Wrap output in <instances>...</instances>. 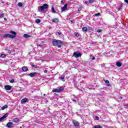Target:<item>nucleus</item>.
Listing matches in <instances>:
<instances>
[{
	"label": "nucleus",
	"mask_w": 128,
	"mask_h": 128,
	"mask_svg": "<svg viewBox=\"0 0 128 128\" xmlns=\"http://www.w3.org/2000/svg\"><path fill=\"white\" fill-rule=\"evenodd\" d=\"M62 44H64V42L62 40L56 39L52 40V44H53L54 46H57L58 48H62Z\"/></svg>",
	"instance_id": "f257e3e1"
},
{
	"label": "nucleus",
	"mask_w": 128,
	"mask_h": 128,
	"mask_svg": "<svg viewBox=\"0 0 128 128\" xmlns=\"http://www.w3.org/2000/svg\"><path fill=\"white\" fill-rule=\"evenodd\" d=\"M10 34H6L4 36V38H14L16 36V32L14 31H10Z\"/></svg>",
	"instance_id": "f03ea898"
},
{
	"label": "nucleus",
	"mask_w": 128,
	"mask_h": 128,
	"mask_svg": "<svg viewBox=\"0 0 128 128\" xmlns=\"http://www.w3.org/2000/svg\"><path fill=\"white\" fill-rule=\"evenodd\" d=\"M48 8V4H44L42 6H38V12H44V10H46Z\"/></svg>",
	"instance_id": "7ed1b4c3"
},
{
	"label": "nucleus",
	"mask_w": 128,
	"mask_h": 128,
	"mask_svg": "<svg viewBox=\"0 0 128 128\" xmlns=\"http://www.w3.org/2000/svg\"><path fill=\"white\" fill-rule=\"evenodd\" d=\"M73 56H74L76 58H80V56H82V53L78 52H75L73 54Z\"/></svg>",
	"instance_id": "20e7f679"
},
{
	"label": "nucleus",
	"mask_w": 128,
	"mask_h": 128,
	"mask_svg": "<svg viewBox=\"0 0 128 128\" xmlns=\"http://www.w3.org/2000/svg\"><path fill=\"white\" fill-rule=\"evenodd\" d=\"M6 126H7L8 128H12V126H14V123L12 122H8L6 124Z\"/></svg>",
	"instance_id": "39448f33"
},
{
	"label": "nucleus",
	"mask_w": 128,
	"mask_h": 128,
	"mask_svg": "<svg viewBox=\"0 0 128 128\" xmlns=\"http://www.w3.org/2000/svg\"><path fill=\"white\" fill-rule=\"evenodd\" d=\"M8 116V113L4 114L2 118H0V122H2V120H4V118H6Z\"/></svg>",
	"instance_id": "423d86ee"
},
{
	"label": "nucleus",
	"mask_w": 128,
	"mask_h": 128,
	"mask_svg": "<svg viewBox=\"0 0 128 128\" xmlns=\"http://www.w3.org/2000/svg\"><path fill=\"white\" fill-rule=\"evenodd\" d=\"M4 88L6 90H12V86L10 85H6L4 86Z\"/></svg>",
	"instance_id": "0eeeda50"
},
{
	"label": "nucleus",
	"mask_w": 128,
	"mask_h": 128,
	"mask_svg": "<svg viewBox=\"0 0 128 128\" xmlns=\"http://www.w3.org/2000/svg\"><path fill=\"white\" fill-rule=\"evenodd\" d=\"M66 10H68V4H65L64 6L62 8V12H64Z\"/></svg>",
	"instance_id": "6e6552de"
},
{
	"label": "nucleus",
	"mask_w": 128,
	"mask_h": 128,
	"mask_svg": "<svg viewBox=\"0 0 128 128\" xmlns=\"http://www.w3.org/2000/svg\"><path fill=\"white\" fill-rule=\"evenodd\" d=\"M74 126H80V123H78V122H76V121H73L72 122Z\"/></svg>",
	"instance_id": "1a4fd4ad"
},
{
	"label": "nucleus",
	"mask_w": 128,
	"mask_h": 128,
	"mask_svg": "<svg viewBox=\"0 0 128 128\" xmlns=\"http://www.w3.org/2000/svg\"><path fill=\"white\" fill-rule=\"evenodd\" d=\"M28 99L26 98H23L22 100V104H24L26 102H28Z\"/></svg>",
	"instance_id": "9d476101"
},
{
	"label": "nucleus",
	"mask_w": 128,
	"mask_h": 128,
	"mask_svg": "<svg viewBox=\"0 0 128 128\" xmlns=\"http://www.w3.org/2000/svg\"><path fill=\"white\" fill-rule=\"evenodd\" d=\"M104 82H106V86H110V81H108V80H104Z\"/></svg>",
	"instance_id": "9b49d317"
},
{
	"label": "nucleus",
	"mask_w": 128,
	"mask_h": 128,
	"mask_svg": "<svg viewBox=\"0 0 128 128\" xmlns=\"http://www.w3.org/2000/svg\"><path fill=\"white\" fill-rule=\"evenodd\" d=\"M36 74V72H32L28 74V76H30L31 78H33V76H34V75Z\"/></svg>",
	"instance_id": "f8f14e48"
},
{
	"label": "nucleus",
	"mask_w": 128,
	"mask_h": 128,
	"mask_svg": "<svg viewBox=\"0 0 128 128\" xmlns=\"http://www.w3.org/2000/svg\"><path fill=\"white\" fill-rule=\"evenodd\" d=\"M28 67L26 66H23L22 68V70H23V72H28Z\"/></svg>",
	"instance_id": "ddd939ff"
},
{
	"label": "nucleus",
	"mask_w": 128,
	"mask_h": 128,
	"mask_svg": "<svg viewBox=\"0 0 128 128\" xmlns=\"http://www.w3.org/2000/svg\"><path fill=\"white\" fill-rule=\"evenodd\" d=\"M66 76V75L63 74L60 76V80H62V82H64V77Z\"/></svg>",
	"instance_id": "4468645a"
},
{
	"label": "nucleus",
	"mask_w": 128,
	"mask_h": 128,
	"mask_svg": "<svg viewBox=\"0 0 128 128\" xmlns=\"http://www.w3.org/2000/svg\"><path fill=\"white\" fill-rule=\"evenodd\" d=\"M53 92H60V89L56 88L52 90Z\"/></svg>",
	"instance_id": "2eb2a0df"
},
{
	"label": "nucleus",
	"mask_w": 128,
	"mask_h": 128,
	"mask_svg": "<svg viewBox=\"0 0 128 128\" xmlns=\"http://www.w3.org/2000/svg\"><path fill=\"white\" fill-rule=\"evenodd\" d=\"M23 36H24V38H30V36L28 34H24Z\"/></svg>",
	"instance_id": "dca6fc26"
},
{
	"label": "nucleus",
	"mask_w": 128,
	"mask_h": 128,
	"mask_svg": "<svg viewBox=\"0 0 128 128\" xmlns=\"http://www.w3.org/2000/svg\"><path fill=\"white\" fill-rule=\"evenodd\" d=\"M8 108V105H5L2 107L1 110H6V108Z\"/></svg>",
	"instance_id": "f3484780"
},
{
	"label": "nucleus",
	"mask_w": 128,
	"mask_h": 128,
	"mask_svg": "<svg viewBox=\"0 0 128 128\" xmlns=\"http://www.w3.org/2000/svg\"><path fill=\"white\" fill-rule=\"evenodd\" d=\"M6 55L4 54H2L0 56V58H6Z\"/></svg>",
	"instance_id": "a211bd4d"
},
{
	"label": "nucleus",
	"mask_w": 128,
	"mask_h": 128,
	"mask_svg": "<svg viewBox=\"0 0 128 128\" xmlns=\"http://www.w3.org/2000/svg\"><path fill=\"white\" fill-rule=\"evenodd\" d=\"M14 122H16V124L20 122V120L18 118H15L14 120Z\"/></svg>",
	"instance_id": "6ab92c4d"
},
{
	"label": "nucleus",
	"mask_w": 128,
	"mask_h": 128,
	"mask_svg": "<svg viewBox=\"0 0 128 128\" xmlns=\"http://www.w3.org/2000/svg\"><path fill=\"white\" fill-rule=\"evenodd\" d=\"M53 22H58V18H54L52 20Z\"/></svg>",
	"instance_id": "aec40b11"
},
{
	"label": "nucleus",
	"mask_w": 128,
	"mask_h": 128,
	"mask_svg": "<svg viewBox=\"0 0 128 128\" xmlns=\"http://www.w3.org/2000/svg\"><path fill=\"white\" fill-rule=\"evenodd\" d=\"M116 65L117 66H118L120 68L122 66V63H120V62H117Z\"/></svg>",
	"instance_id": "412c9836"
},
{
	"label": "nucleus",
	"mask_w": 128,
	"mask_h": 128,
	"mask_svg": "<svg viewBox=\"0 0 128 128\" xmlns=\"http://www.w3.org/2000/svg\"><path fill=\"white\" fill-rule=\"evenodd\" d=\"M35 22L36 24H40L42 20H40V19H36Z\"/></svg>",
	"instance_id": "4be33fe9"
},
{
	"label": "nucleus",
	"mask_w": 128,
	"mask_h": 128,
	"mask_svg": "<svg viewBox=\"0 0 128 128\" xmlns=\"http://www.w3.org/2000/svg\"><path fill=\"white\" fill-rule=\"evenodd\" d=\"M82 30L83 32H88V28L86 27H83Z\"/></svg>",
	"instance_id": "5701e85b"
},
{
	"label": "nucleus",
	"mask_w": 128,
	"mask_h": 128,
	"mask_svg": "<svg viewBox=\"0 0 128 128\" xmlns=\"http://www.w3.org/2000/svg\"><path fill=\"white\" fill-rule=\"evenodd\" d=\"M64 90V87H62V86H60L59 88L60 92H62V90Z\"/></svg>",
	"instance_id": "b1692460"
},
{
	"label": "nucleus",
	"mask_w": 128,
	"mask_h": 128,
	"mask_svg": "<svg viewBox=\"0 0 128 128\" xmlns=\"http://www.w3.org/2000/svg\"><path fill=\"white\" fill-rule=\"evenodd\" d=\"M102 127L100 125L95 126L93 128H102Z\"/></svg>",
	"instance_id": "393cba45"
},
{
	"label": "nucleus",
	"mask_w": 128,
	"mask_h": 128,
	"mask_svg": "<svg viewBox=\"0 0 128 128\" xmlns=\"http://www.w3.org/2000/svg\"><path fill=\"white\" fill-rule=\"evenodd\" d=\"M52 14H56V10H54V6H52Z\"/></svg>",
	"instance_id": "a878e982"
},
{
	"label": "nucleus",
	"mask_w": 128,
	"mask_h": 128,
	"mask_svg": "<svg viewBox=\"0 0 128 128\" xmlns=\"http://www.w3.org/2000/svg\"><path fill=\"white\" fill-rule=\"evenodd\" d=\"M6 51L8 52V54H12V50H9L6 49Z\"/></svg>",
	"instance_id": "bb28decb"
},
{
	"label": "nucleus",
	"mask_w": 128,
	"mask_h": 128,
	"mask_svg": "<svg viewBox=\"0 0 128 128\" xmlns=\"http://www.w3.org/2000/svg\"><path fill=\"white\" fill-rule=\"evenodd\" d=\"M18 6H22V2H18Z\"/></svg>",
	"instance_id": "cd10ccee"
},
{
	"label": "nucleus",
	"mask_w": 128,
	"mask_h": 128,
	"mask_svg": "<svg viewBox=\"0 0 128 128\" xmlns=\"http://www.w3.org/2000/svg\"><path fill=\"white\" fill-rule=\"evenodd\" d=\"M92 2H94V0H90L88 4H92Z\"/></svg>",
	"instance_id": "c85d7f7f"
},
{
	"label": "nucleus",
	"mask_w": 128,
	"mask_h": 128,
	"mask_svg": "<svg viewBox=\"0 0 128 128\" xmlns=\"http://www.w3.org/2000/svg\"><path fill=\"white\" fill-rule=\"evenodd\" d=\"M94 16H100V13L95 14Z\"/></svg>",
	"instance_id": "c756f323"
},
{
	"label": "nucleus",
	"mask_w": 128,
	"mask_h": 128,
	"mask_svg": "<svg viewBox=\"0 0 128 128\" xmlns=\"http://www.w3.org/2000/svg\"><path fill=\"white\" fill-rule=\"evenodd\" d=\"M56 34H58V36H60L62 34V32L60 31L58 32Z\"/></svg>",
	"instance_id": "7c9ffc66"
},
{
	"label": "nucleus",
	"mask_w": 128,
	"mask_h": 128,
	"mask_svg": "<svg viewBox=\"0 0 128 128\" xmlns=\"http://www.w3.org/2000/svg\"><path fill=\"white\" fill-rule=\"evenodd\" d=\"M10 82H11V84H14V80L12 79L10 80Z\"/></svg>",
	"instance_id": "2f4dec72"
},
{
	"label": "nucleus",
	"mask_w": 128,
	"mask_h": 128,
	"mask_svg": "<svg viewBox=\"0 0 128 128\" xmlns=\"http://www.w3.org/2000/svg\"><path fill=\"white\" fill-rule=\"evenodd\" d=\"M95 120H100V118H98V116H96L95 118Z\"/></svg>",
	"instance_id": "473e14b6"
},
{
	"label": "nucleus",
	"mask_w": 128,
	"mask_h": 128,
	"mask_svg": "<svg viewBox=\"0 0 128 128\" xmlns=\"http://www.w3.org/2000/svg\"><path fill=\"white\" fill-rule=\"evenodd\" d=\"M4 18V14H0V18Z\"/></svg>",
	"instance_id": "72a5a7b5"
},
{
	"label": "nucleus",
	"mask_w": 128,
	"mask_h": 128,
	"mask_svg": "<svg viewBox=\"0 0 128 128\" xmlns=\"http://www.w3.org/2000/svg\"><path fill=\"white\" fill-rule=\"evenodd\" d=\"M75 36H80V34L78 33H76Z\"/></svg>",
	"instance_id": "f704fd0d"
},
{
	"label": "nucleus",
	"mask_w": 128,
	"mask_h": 128,
	"mask_svg": "<svg viewBox=\"0 0 128 128\" xmlns=\"http://www.w3.org/2000/svg\"><path fill=\"white\" fill-rule=\"evenodd\" d=\"M37 46H40V48H42V44H38Z\"/></svg>",
	"instance_id": "c9c22d12"
},
{
	"label": "nucleus",
	"mask_w": 128,
	"mask_h": 128,
	"mask_svg": "<svg viewBox=\"0 0 128 128\" xmlns=\"http://www.w3.org/2000/svg\"><path fill=\"white\" fill-rule=\"evenodd\" d=\"M122 8V4H121L120 7L119 8V10H121Z\"/></svg>",
	"instance_id": "e433bc0d"
},
{
	"label": "nucleus",
	"mask_w": 128,
	"mask_h": 128,
	"mask_svg": "<svg viewBox=\"0 0 128 128\" xmlns=\"http://www.w3.org/2000/svg\"><path fill=\"white\" fill-rule=\"evenodd\" d=\"M97 32H102V30H98Z\"/></svg>",
	"instance_id": "4c0bfd02"
},
{
	"label": "nucleus",
	"mask_w": 128,
	"mask_h": 128,
	"mask_svg": "<svg viewBox=\"0 0 128 128\" xmlns=\"http://www.w3.org/2000/svg\"><path fill=\"white\" fill-rule=\"evenodd\" d=\"M124 2L128 4V0H124Z\"/></svg>",
	"instance_id": "58836bf2"
},
{
	"label": "nucleus",
	"mask_w": 128,
	"mask_h": 128,
	"mask_svg": "<svg viewBox=\"0 0 128 128\" xmlns=\"http://www.w3.org/2000/svg\"><path fill=\"white\" fill-rule=\"evenodd\" d=\"M44 74H46V72H48V70H44Z\"/></svg>",
	"instance_id": "ea45409f"
},
{
	"label": "nucleus",
	"mask_w": 128,
	"mask_h": 128,
	"mask_svg": "<svg viewBox=\"0 0 128 128\" xmlns=\"http://www.w3.org/2000/svg\"><path fill=\"white\" fill-rule=\"evenodd\" d=\"M101 66H102L104 67V66H106V64H102Z\"/></svg>",
	"instance_id": "a19ab883"
},
{
	"label": "nucleus",
	"mask_w": 128,
	"mask_h": 128,
	"mask_svg": "<svg viewBox=\"0 0 128 128\" xmlns=\"http://www.w3.org/2000/svg\"><path fill=\"white\" fill-rule=\"evenodd\" d=\"M72 100L73 102H76V100H74V98H72Z\"/></svg>",
	"instance_id": "79ce46f5"
},
{
	"label": "nucleus",
	"mask_w": 128,
	"mask_h": 128,
	"mask_svg": "<svg viewBox=\"0 0 128 128\" xmlns=\"http://www.w3.org/2000/svg\"><path fill=\"white\" fill-rule=\"evenodd\" d=\"M84 4H88V1H86L84 2Z\"/></svg>",
	"instance_id": "37998d69"
},
{
	"label": "nucleus",
	"mask_w": 128,
	"mask_h": 128,
	"mask_svg": "<svg viewBox=\"0 0 128 128\" xmlns=\"http://www.w3.org/2000/svg\"><path fill=\"white\" fill-rule=\"evenodd\" d=\"M81 10H82L81 8H79L78 9V12H80Z\"/></svg>",
	"instance_id": "c03bdc74"
},
{
	"label": "nucleus",
	"mask_w": 128,
	"mask_h": 128,
	"mask_svg": "<svg viewBox=\"0 0 128 128\" xmlns=\"http://www.w3.org/2000/svg\"><path fill=\"white\" fill-rule=\"evenodd\" d=\"M61 4H64V1L62 0L61 1Z\"/></svg>",
	"instance_id": "a18cd8bd"
},
{
	"label": "nucleus",
	"mask_w": 128,
	"mask_h": 128,
	"mask_svg": "<svg viewBox=\"0 0 128 128\" xmlns=\"http://www.w3.org/2000/svg\"><path fill=\"white\" fill-rule=\"evenodd\" d=\"M92 59L93 60H96V58L92 57Z\"/></svg>",
	"instance_id": "49530a36"
},
{
	"label": "nucleus",
	"mask_w": 128,
	"mask_h": 128,
	"mask_svg": "<svg viewBox=\"0 0 128 128\" xmlns=\"http://www.w3.org/2000/svg\"><path fill=\"white\" fill-rule=\"evenodd\" d=\"M32 68H36V66L35 65H32Z\"/></svg>",
	"instance_id": "de8ad7c7"
},
{
	"label": "nucleus",
	"mask_w": 128,
	"mask_h": 128,
	"mask_svg": "<svg viewBox=\"0 0 128 128\" xmlns=\"http://www.w3.org/2000/svg\"><path fill=\"white\" fill-rule=\"evenodd\" d=\"M4 20H6V18H4Z\"/></svg>",
	"instance_id": "09e8293b"
},
{
	"label": "nucleus",
	"mask_w": 128,
	"mask_h": 128,
	"mask_svg": "<svg viewBox=\"0 0 128 128\" xmlns=\"http://www.w3.org/2000/svg\"><path fill=\"white\" fill-rule=\"evenodd\" d=\"M71 22H72V20H71Z\"/></svg>",
	"instance_id": "8fccbe9b"
},
{
	"label": "nucleus",
	"mask_w": 128,
	"mask_h": 128,
	"mask_svg": "<svg viewBox=\"0 0 128 128\" xmlns=\"http://www.w3.org/2000/svg\"><path fill=\"white\" fill-rule=\"evenodd\" d=\"M44 96H46V94H44Z\"/></svg>",
	"instance_id": "3c124183"
},
{
	"label": "nucleus",
	"mask_w": 128,
	"mask_h": 128,
	"mask_svg": "<svg viewBox=\"0 0 128 128\" xmlns=\"http://www.w3.org/2000/svg\"><path fill=\"white\" fill-rule=\"evenodd\" d=\"M20 128H22V126H20Z\"/></svg>",
	"instance_id": "603ef678"
}]
</instances>
